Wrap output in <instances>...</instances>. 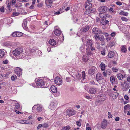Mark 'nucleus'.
Segmentation results:
<instances>
[{
	"label": "nucleus",
	"mask_w": 130,
	"mask_h": 130,
	"mask_svg": "<svg viewBox=\"0 0 130 130\" xmlns=\"http://www.w3.org/2000/svg\"><path fill=\"white\" fill-rule=\"evenodd\" d=\"M55 83L58 86L61 85L62 83V80L61 78L57 77L55 78L54 80Z\"/></svg>",
	"instance_id": "obj_10"
},
{
	"label": "nucleus",
	"mask_w": 130,
	"mask_h": 130,
	"mask_svg": "<svg viewBox=\"0 0 130 130\" xmlns=\"http://www.w3.org/2000/svg\"><path fill=\"white\" fill-rule=\"evenodd\" d=\"M4 51V49L0 50V58H2L4 57L5 54Z\"/></svg>",
	"instance_id": "obj_28"
},
{
	"label": "nucleus",
	"mask_w": 130,
	"mask_h": 130,
	"mask_svg": "<svg viewBox=\"0 0 130 130\" xmlns=\"http://www.w3.org/2000/svg\"><path fill=\"white\" fill-rule=\"evenodd\" d=\"M106 73L107 74L110 75L111 74V71L110 70H107L106 71Z\"/></svg>",
	"instance_id": "obj_54"
},
{
	"label": "nucleus",
	"mask_w": 130,
	"mask_h": 130,
	"mask_svg": "<svg viewBox=\"0 0 130 130\" xmlns=\"http://www.w3.org/2000/svg\"><path fill=\"white\" fill-rule=\"evenodd\" d=\"M109 24V22L107 20L103 19L101 22L100 24L101 25H105L107 24Z\"/></svg>",
	"instance_id": "obj_23"
},
{
	"label": "nucleus",
	"mask_w": 130,
	"mask_h": 130,
	"mask_svg": "<svg viewBox=\"0 0 130 130\" xmlns=\"http://www.w3.org/2000/svg\"><path fill=\"white\" fill-rule=\"evenodd\" d=\"M98 10L100 12L105 13L108 11V8L106 6H102L99 7Z\"/></svg>",
	"instance_id": "obj_7"
},
{
	"label": "nucleus",
	"mask_w": 130,
	"mask_h": 130,
	"mask_svg": "<svg viewBox=\"0 0 130 130\" xmlns=\"http://www.w3.org/2000/svg\"><path fill=\"white\" fill-rule=\"evenodd\" d=\"M0 10L1 12H4L5 11V9L3 6H2L1 7Z\"/></svg>",
	"instance_id": "obj_57"
},
{
	"label": "nucleus",
	"mask_w": 130,
	"mask_h": 130,
	"mask_svg": "<svg viewBox=\"0 0 130 130\" xmlns=\"http://www.w3.org/2000/svg\"><path fill=\"white\" fill-rule=\"evenodd\" d=\"M12 22V20L11 18H7V24H10Z\"/></svg>",
	"instance_id": "obj_38"
},
{
	"label": "nucleus",
	"mask_w": 130,
	"mask_h": 130,
	"mask_svg": "<svg viewBox=\"0 0 130 130\" xmlns=\"http://www.w3.org/2000/svg\"><path fill=\"white\" fill-rule=\"evenodd\" d=\"M27 23V21L26 20L23 21V25L24 27H26Z\"/></svg>",
	"instance_id": "obj_50"
},
{
	"label": "nucleus",
	"mask_w": 130,
	"mask_h": 130,
	"mask_svg": "<svg viewBox=\"0 0 130 130\" xmlns=\"http://www.w3.org/2000/svg\"><path fill=\"white\" fill-rule=\"evenodd\" d=\"M96 69V68L95 67H92L89 70V73L91 75H93L95 72Z\"/></svg>",
	"instance_id": "obj_17"
},
{
	"label": "nucleus",
	"mask_w": 130,
	"mask_h": 130,
	"mask_svg": "<svg viewBox=\"0 0 130 130\" xmlns=\"http://www.w3.org/2000/svg\"><path fill=\"white\" fill-rule=\"evenodd\" d=\"M93 45L92 41L89 40H88L86 43V46L87 47V48L90 49L92 51L95 50L94 47H93L92 45Z\"/></svg>",
	"instance_id": "obj_4"
},
{
	"label": "nucleus",
	"mask_w": 130,
	"mask_h": 130,
	"mask_svg": "<svg viewBox=\"0 0 130 130\" xmlns=\"http://www.w3.org/2000/svg\"><path fill=\"white\" fill-rule=\"evenodd\" d=\"M66 81L68 82H70L71 81L70 78L69 77H67L66 78Z\"/></svg>",
	"instance_id": "obj_62"
},
{
	"label": "nucleus",
	"mask_w": 130,
	"mask_h": 130,
	"mask_svg": "<svg viewBox=\"0 0 130 130\" xmlns=\"http://www.w3.org/2000/svg\"><path fill=\"white\" fill-rule=\"evenodd\" d=\"M85 9L86 10L91 9V8L92 7V4L88 2H85Z\"/></svg>",
	"instance_id": "obj_12"
},
{
	"label": "nucleus",
	"mask_w": 130,
	"mask_h": 130,
	"mask_svg": "<svg viewBox=\"0 0 130 130\" xmlns=\"http://www.w3.org/2000/svg\"><path fill=\"white\" fill-rule=\"evenodd\" d=\"M84 47L83 46H81L80 48V51L82 52H83L84 51Z\"/></svg>",
	"instance_id": "obj_60"
},
{
	"label": "nucleus",
	"mask_w": 130,
	"mask_h": 130,
	"mask_svg": "<svg viewBox=\"0 0 130 130\" xmlns=\"http://www.w3.org/2000/svg\"><path fill=\"white\" fill-rule=\"evenodd\" d=\"M92 31L93 33L95 34H100L101 33L100 29L97 28H94Z\"/></svg>",
	"instance_id": "obj_13"
},
{
	"label": "nucleus",
	"mask_w": 130,
	"mask_h": 130,
	"mask_svg": "<svg viewBox=\"0 0 130 130\" xmlns=\"http://www.w3.org/2000/svg\"><path fill=\"white\" fill-rule=\"evenodd\" d=\"M48 125L47 123H45L42 124V127H48Z\"/></svg>",
	"instance_id": "obj_58"
},
{
	"label": "nucleus",
	"mask_w": 130,
	"mask_h": 130,
	"mask_svg": "<svg viewBox=\"0 0 130 130\" xmlns=\"http://www.w3.org/2000/svg\"><path fill=\"white\" fill-rule=\"evenodd\" d=\"M116 3L117 5L119 6H121L122 5V3L121 2L119 1L116 2Z\"/></svg>",
	"instance_id": "obj_63"
},
{
	"label": "nucleus",
	"mask_w": 130,
	"mask_h": 130,
	"mask_svg": "<svg viewBox=\"0 0 130 130\" xmlns=\"http://www.w3.org/2000/svg\"><path fill=\"white\" fill-rule=\"evenodd\" d=\"M20 14V13L19 12H13L12 13L13 16L15 17L19 15Z\"/></svg>",
	"instance_id": "obj_51"
},
{
	"label": "nucleus",
	"mask_w": 130,
	"mask_h": 130,
	"mask_svg": "<svg viewBox=\"0 0 130 130\" xmlns=\"http://www.w3.org/2000/svg\"><path fill=\"white\" fill-rule=\"evenodd\" d=\"M5 45L7 47H10L12 45V44L10 42H7L5 43Z\"/></svg>",
	"instance_id": "obj_39"
},
{
	"label": "nucleus",
	"mask_w": 130,
	"mask_h": 130,
	"mask_svg": "<svg viewBox=\"0 0 130 130\" xmlns=\"http://www.w3.org/2000/svg\"><path fill=\"white\" fill-rule=\"evenodd\" d=\"M16 2V0H12L11 2L12 5H14L15 4Z\"/></svg>",
	"instance_id": "obj_61"
},
{
	"label": "nucleus",
	"mask_w": 130,
	"mask_h": 130,
	"mask_svg": "<svg viewBox=\"0 0 130 130\" xmlns=\"http://www.w3.org/2000/svg\"><path fill=\"white\" fill-rule=\"evenodd\" d=\"M101 70L102 71H104L106 69V67L105 64L103 62H101L100 64Z\"/></svg>",
	"instance_id": "obj_25"
},
{
	"label": "nucleus",
	"mask_w": 130,
	"mask_h": 130,
	"mask_svg": "<svg viewBox=\"0 0 130 130\" xmlns=\"http://www.w3.org/2000/svg\"><path fill=\"white\" fill-rule=\"evenodd\" d=\"M102 78V76L100 73H97L96 75V79L97 81L99 82V81L101 80Z\"/></svg>",
	"instance_id": "obj_15"
},
{
	"label": "nucleus",
	"mask_w": 130,
	"mask_h": 130,
	"mask_svg": "<svg viewBox=\"0 0 130 130\" xmlns=\"http://www.w3.org/2000/svg\"><path fill=\"white\" fill-rule=\"evenodd\" d=\"M115 53L113 51H110L108 55V57L109 58H112L115 55Z\"/></svg>",
	"instance_id": "obj_29"
},
{
	"label": "nucleus",
	"mask_w": 130,
	"mask_h": 130,
	"mask_svg": "<svg viewBox=\"0 0 130 130\" xmlns=\"http://www.w3.org/2000/svg\"><path fill=\"white\" fill-rule=\"evenodd\" d=\"M108 117L109 118H111L112 117V116L111 114V113L110 112H108Z\"/></svg>",
	"instance_id": "obj_59"
},
{
	"label": "nucleus",
	"mask_w": 130,
	"mask_h": 130,
	"mask_svg": "<svg viewBox=\"0 0 130 130\" xmlns=\"http://www.w3.org/2000/svg\"><path fill=\"white\" fill-rule=\"evenodd\" d=\"M48 42L49 44L52 46L55 45L56 44V41L54 39H50Z\"/></svg>",
	"instance_id": "obj_24"
},
{
	"label": "nucleus",
	"mask_w": 130,
	"mask_h": 130,
	"mask_svg": "<svg viewBox=\"0 0 130 130\" xmlns=\"http://www.w3.org/2000/svg\"><path fill=\"white\" fill-rule=\"evenodd\" d=\"M89 59V57L86 55H83L82 58V60L84 62H87Z\"/></svg>",
	"instance_id": "obj_16"
},
{
	"label": "nucleus",
	"mask_w": 130,
	"mask_h": 130,
	"mask_svg": "<svg viewBox=\"0 0 130 130\" xmlns=\"http://www.w3.org/2000/svg\"><path fill=\"white\" fill-rule=\"evenodd\" d=\"M130 109V105L129 104H127L124 107V111H125L126 110H128Z\"/></svg>",
	"instance_id": "obj_34"
},
{
	"label": "nucleus",
	"mask_w": 130,
	"mask_h": 130,
	"mask_svg": "<svg viewBox=\"0 0 130 130\" xmlns=\"http://www.w3.org/2000/svg\"><path fill=\"white\" fill-rule=\"evenodd\" d=\"M70 128L69 126H67L63 127V128L65 130H69Z\"/></svg>",
	"instance_id": "obj_53"
},
{
	"label": "nucleus",
	"mask_w": 130,
	"mask_h": 130,
	"mask_svg": "<svg viewBox=\"0 0 130 130\" xmlns=\"http://www.w3.org/2000/svg\"><path fill=\"white\" fill-rule=\"evenodd\" d=\"M107 93L108 95L112 97L113 93L112 91L110 89L108 90H107Z\"/></svg>",
	"instance_id": "obj_32"
},
{
	"label": "nucleus",
	"mask_w": 130,
	"mask_h": 130,
	"mask_svg": "<svg viewBox=\"0 0 130 130\" xmlns=\"http://www.w3.org/2000/svg\"><path fill=\"white\" fill-rule=\"evenodd\" d=\"M97 100L99 102L103 101L106 99V95L103 94H100L97 96Z\"/></svg>",
	"instance_id": "obj_9"
},
{
	"label": "nucleus",
	"mask_w": 130,
	"mask_h": 130,
	"mask_svg": "<svg viewBox=\"0 0 130 130\" xmlns=\"http://www.w3.org/2000/svg\"><path fill=\"white\" fill-rule=\"evenodd\" d=\"M121 51L124 53H125L127 51L126 48L125 47V46H122L121 49Z\"/></svg>",
	"instance_id": "obj_36"
},
{
	"label": "nucleus",
	"mask_w": 130,
	"mask_h": 130,
	"mask_svg": "<svg viewBox=\"0 0 130 130\" xmlns=\"http://www.w3.org/2000/svg\"><path fill=\"white\" fill-rule=\"evenodd\" d=\"M17 37H20L22 36L23 34L22 33L20 32H17Z\"/></svg>",
	"instance_id": "obj_46"
},
{
	"label": "nucleus",
	"mask_w": 130,
	"mask_h": 130,
	"mask_svg": "<svg viewBox=\"0 0 130 130\" xmlns=\"http://www.w3.org/2000/svg\"><path fill=\"white\" fill-rule=\"evenodd\" d=\"M90 49L86 48V55H87V56H89V57L90 56L92 55Z\"/></svg>",
	"instance_id": "obj_30"
},
{
	"label": "nucleus",
	"mask_w": 130,
	"mask_h": 130,
	"mask_svg": "<svg viewBox=\"0 0 130 130\" xmlns=\"http://www.w3.org/2000/svg\"><path fill=\"white\" fill-rule=\"evenodd\" d=\"M17 32H14L12 34V36L13 37H17Z\"/></svg>",
	"instance_id": "obj_52"
},
{
	"label": "nucleus",
	"mask_w": 130,
	"mask_h": 130,
	"mask_svg": "<svg viewBox=\"0 0 130 130\" xmlns=\"http://www.w3.org/2000/svg\"><path fill=\"white\" fill-rule=\"evenodd\" d=\"M52 91L53 93H55L57 92V88L54 86H52L51 87Z\"/></svg>",
	"instance_id": "obj_26"
},
{
	"label": "nucleus",
	"mask_w": 130,
	"mask_h": 130,
	"mask_svg": "<svg viewBox=\"0 0 130 130\" xmlns=\"http://www.w3.org/2000/svg\"><path fill=\"white\" fill-rule=\"evenodd\" d=\"M44 118L43 117H39L37 118V119L39 121H43Z\"/></svg>",
	"instance_id": "obj_49"
},
{
	"label": "nucleus",
	"mask_w": 130,
	"mask_h": 130,
	"mask_svg": "<svg viewBox=\"0 0 130 130\" xmlns=\"http://www.w3.org/2000/svg\"><path fill=\"white\" fill-rule=\"evenodd\" d=\"M104 39V36L102 35H101L100 36L99 40L100 41H103Z\"/></svg>",
	"instance_id": "obj_45"
},
{
	"label": "nucleus",
	"mask_w": 130,
	"mask_h": 130,
	"mask_svg": "<svg viewBox=\"0 0 130 130\" xmlns=\"http://www.w3.org/2000/svg\"><path fill=\"white\" fill-rule=\"evenodd\" d=\"M72 76L76 80H80L82 78L81 75L79 73H73Z\"/></svg>",
	"instance_id": "obj_11"
},
{
	"label": "nucleus",
	"mask_w": 130,
	"mask_h": 130,
	"mask_svg": "<svg viewBox=\"0 0 130 130\" xmlns=\"http://www.w3.org/2000/svg\"><path fill=\"white\" fill-rule=\"evenodd\" d=\"M35 108H37L36 109L38 111L40 112L42 110V107L39 105H35L32 109H34Z\"/></svg>",
	"instance_id": "obj_22"
},
{
	"label": "nucleus",
	"mask_w": 130,
	"mask_h": 130,
	"mask_svg": "<svg viewBox=\"0 0 130 130\" xmlns=\"http://www.w3.org/2000/svg\"><path fill=\"white\" fill-rule=\"evenodd\" d=\"M6 3L7 4V7L9 11H11L12 10V9L11 7V2L9 1H7L6 2Z\"/></svg>",
	"instance_id": "obj_21"
},
{
	"label": "nucleus",
	"mask_w": 130,
	"mask_h": 130,
	"mask_svg": "<svg viewBox=\"0 0 130 130\" xmlns=\"http://www.w3.org/2000/svg\"><path fill=\"white\" fill-rule=\"evenodd\" d=\"M54 124L56 127H60L61 126V125L59 122H56Z\"/></svg>",
	"instance_id": "obj_44"
},
{
	"label": "nucleus",
	"mask_w": 130,
	"mask_h": 130,
	"mask_svg": "<svg viewBox=\"0 0 130 130\" xmlns=\"http://www.w3.org/2000/svg\"><path fill=\"white\" fill-rule=\"evenodd\" d=\"M121 19L123 21H128V19L125 17H122L121 18Z\"/></svg>",
	"instance_id": "obj_56"
},
{
	"label": "nucleus",
	"mask_w": 130,
	"mask_h": 130,
	"mask_svg": "<svg viewBox=\"0 0 130 130\" xmlns=\"http://www.w3.org/2000/svg\"><path fill=\"white\" fill-rule=\"evenodd\" d=\"M99 17L102 18H105V19L107 18H109L110 16L109 15H106L103 13H100L99 15Z\"/></svg>",
	"instance_id": "obj_20"
},
{
	"label": "nucleus",
	"mask_w": 130,
	"mask_h": 130,
	"mask_svg": "<svg viewBox=\"0 0 130 130\" xmlns=\"http://www.w3.org/2000/svg\"><path fill=\"white\" fill-rule=\"evenodd\" d=\"M54 32V34L57 36H59L61 33V31L59 28L56 29Z\"/></svg>",
	"instance_id": "obj_18"
},
{
	"label": "nucleus",
	"mask_w": 130,
	"mask_h": 130,
	"mask_svg": "<svg viewBox=\"0 0 130 130\" xmlns=\"http://www.w3.org/2000/svg\"><path fill=\"white\" fill-rule=\"evenodd\" d=\"M107 124V122H102L101 127L102 128H104L106 127Z\"/></svg>",
	"instance_id": "obj_41"
},
{
	"label": "nucleus",
	"mask_w": 130,
	"mask_h": 130,
	"mask_svg": "<svg viewBox=\"0 0 130 130\" xmlns=\"http://www.w3.org/2000/svg\"><path fill=\"white\" fill-rule=\"evenodd\" d=\"M115 44V43L114 41H111L109 43L108 46L111 47L113 46H114Z\"/></svg>",
	"instance_id": "obj_40"
},
{
	"label": "nucleus",
	"mask_w": 130,
	"mask_h": 130,
	"mask_svg": "<svg viewBox=\"0 0 130 130\" xmlns=\"http://www.w3.org/2000/svg\"><path fill=\"white\" fill-rule=\"evenodd\" d=\"M89 27L88 26H84L82 28V31L85 32L89 29Z\"/></svg>",
	"instance_id": "obj_31"
},
{
	"label": "nucleus",
	"mask_w": 130,
	"mask_h": 130,
	"mask_svg": "<svg viewBox=\"0 0 130 130\" xmlns=\"http://www.w3.org/2000/svg\"><path fill=\"white\" fill-rule=\"evenodd\" d=\"M124 84H125V85L123 87L122 90L123 91H127L129 88V85L126 83L125 82H124Z\"/></svg>",
	"instance_id": "obj_27"
},
{
	"label": "nucleus",
	"mask_w": 130,
	"mask_h": 130,
	"mask_svg": "<svg viewBox=\"0 0 130 130\" xmlns=\"http://www.w3.org/2000/svg\"><path fill=\"white\" fill-rule=\"evenodd\" d=\"M82 74L83 79V80H84L85 79V72L84 71H83L82 73Z\"/></svg>",
	"instance_id": "obj_48"
},
{
	"label": "nucleus",
	"mask_w": 130,
	"mask_h": 130,
	"mask_svg": "<svg viewBox=\"0 0 130 130\" xmlns=\"http://www.w3.org/2000/svg\"><path fill=\"white\" fill-rule=\"evenodd\" d=\"M66 113L67 115L70 117L75 115V111L73 109H68L66 111Z\"/></svg>",
	"instance_id": "obj_6"
},
{
	"label": "nucleus",
	"mask_w": 130,
	"mask_h": 130,
	"mask_svg": "<svg viewBox=\"0 0 130 130\" xmlns=\"http://www.w3.org/2000/svg\"><path fill=\"white\" fill-rule=\"evenodd\" d=\"M23 52V48H16L12 51L13 55L15 56L18 59L22 58L21 55Z\"/></svg>",
	"instance_id": "obj_1"
},
{
	"label": "nucleus",
	"mask_w": 130,
	"mask_h": 130,
	"mask_svg": "<svg viewBox=\"0 0 130 130\" xmlns=\"http://www.w3.org/2000/svg\"><path fill=\"white\" fill-rule=\"evenodd\" d=\"M17 78V76L16 75H14L11 76V79L13 81H14Z\"/></svg>",
	"instance_id": "obj_47"
},
{
	"label": "nucleus",
	"mask_w": 130,
	"mask_h": 130,
	"mask_svg": "<svg viewBox=\"0 0 130 130\" xmlns=\"http://www.w3.org/2000/svg\"><path fill=\"white\" fill-rule=\"evenodd\" d=\"M112 70L113 72H117L118 71V69L114 68H112Z\"/></svg>",
	"instance_id": "obj_64"
},
{
	"label": "nucleus",
	"mask_w": 130,
	"mask_h": 130,
	"mask_svg": "<svg viewBox=\"0 0 130 130\" xmlns=\"http://www.w3.org/2000/svg\"><path fill=\"white\" fill-rule=\"evenodd\" d=\"M115 77L113 76L111 77L110 78V81L112 83L114 82L115 81Z\"/></svg>",
	"instance_id": "obj_42"
},
{
	"label": "nucleus",
	"mask_w": 130,
	"mask_h": 130,
	"mask_svg": "<svg viewBox=\"0 0 130 130\" xmlns=\"http://www.w3.org/2000/svg\"><path fill=\"white\" fill-rule=\"evenodd\" d=\"M45 3L46 6L51 7L53 3V0H46L45 1Z\"/></svg>",
	"instance_id": "obj_19"
},
{
	"label": "nucleus",
	"mask_w": 130,
	"mask_h": 130,
	"mask_svg": "<svg viewBox=\"0 0 130 130\" xmlns=\"http://www.w3.org/2000/svg\"><path fill=\"white\" fill-rule=\"evenodd\" d=\"M89 89L88 92L90 94H94L96 93V89L93 87H90L88 85H86L85 87V89L86 90H87Z\"/></svg>",
	"instance_id": "obj_3"
},
{
	"label": "nucleus",
	"mask_w": 130,
	"mask_h": 130,
	"mask_svg": "<svg viewBox=\"0 0 130 130\" xmlns=\"http://www.w3.org/2000/svg\"><path fill=\"white\" fill-rule=\"evenodd\" d=\"M95 11V9L93 8L92 9L86 10V11L85 12L84 14L85 15H87L91 13H93Z\"/></svg>",
	"instance_id": "obj_14"
},
{
	"label": "nucleus",
	"mask_w": 130,
	"mask_h": 130,
	"mask_svg": "<svg viewBox=\"0 0 130 130\" xmlns=\"http://www.w3.org/2000/svg\"><path fill=\"white\" fill-rule=\"evenodd\" d=\"M14 72L17 76L19 77L22 74V71L21 69L19 67H16L15 68Z\"/></svg>",
	"instance_id": "obj_8"
},
{
	"label": "nucleus",
	"mask_w": 130,
	"mask_h": 130,
	"mask_svg": "<svg viewBox=\"0 0 130 130\" xmlns=\"http://www.w3.org/2000/svg\"><path fill=\"white\" fill-rule=\"evenodd\" d=\"M57 102L56 101H52L49 106V108L52 110L55 109L56 107Z\"/></svg>",
	"instance_id": "obj_5"
},
{
	"label": "nucleus",
	"mask_w": 130,
	"mask_h": 130,
	"mask_svg": "<svg viewBox=\"0 0 130 130\" xmlns=\"http://www.w3.org/2000/svg\"><path fill=\"white\" fill-rule=\"evenodd\" d=\"M98 34H95V35H94L95 39L96 40L99 39L100 36H99Z\"/></svg>",
	"instance_id": "obj_55"
},
{
	"label": "nucleus",
	"mask_w": 130,
	"mask_h": 130,
	"mask_svg": "<svg viewBox=\"0 0 130 130\" xmlns=\"http://www.w3.org/2000/svg\"><path fill=\"white\" fill-rule=\"evenodd\" d=\"M117 76L119 80H121L123 79V77L122 75L120 73L118 74L117 75Z\"/></svg>",
	"instance_id": "obj_37"
},
{
	"label": "nucleus",
	"mask_w": 130,
	"mask_h": 130,
	"mask_svg": "<svg viewBox=\"0 0 130 130\" xmlns=\"http://www.w3.org/2000/svg\"><path fill=\"white\" fill-rule=\"evenodd\" d=\"M20 105L19 104L17 103H15V108L17 109H18L20 108Z\"/></svg>",
	"instance_id": "obj_43"
},
{
	"label": "nucleus",
	"mask_w": 130,
	"mask_h": 130,
	"mask_svg": "<svg viewBox=\"0 0 130 130\" xmlns=\"http://www.w3.org/2000/svg\"><path fill=\"white\" fill-rule=\"evenodd\" d=\"M119 14L120 15H123L125 16H127L128 14L127 12H125L123 11H121Z\"/></svg>",
	"instance_id": "obj_35"
},
{
	"label": "nucleus",
	"mask_w": 130,
	"mask_h": 130,
	"mask_svg": "<svg viewBox=\"0 0 130 130\" xmlns=\"http://www.w3.org/2000/svg\"><path fill=\"white\" fill-rule=\"evenodd\" d=\"M36 83V84L43 88H46L48 86L43 80L40 78H38L37 79Z\"/></svg>",
	"instance_id": "obj_2"
},
{
	"label": "nucleus",
	"mask_w": 130,
	"mask_h": 130,
	"mask_svg": "<svg viewBox=\"0 0 130 130\" xmlns=\"http://www.w3.org/2000/svg\"><path fill=\"white\" fill-rule=\"evenodd\" d=\"M119 95V93H118L117 92H113L112 97L113 99H116L117 97Z\"/></svg>",
	"instance_id": "obj_33"
}]
</instances>
